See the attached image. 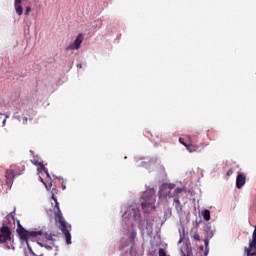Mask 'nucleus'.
<instances>
[{
    "mask_svg": "<svg viewBox=\"0 0 256 256\" xmlns=\"http://www.w3.org/2000/svg\"><path fill=\"white\" fill-rule=\"evenodd\" d=\"M155 194L151 191L144 192L141 197V207L144 213H151L155 210Z\"/></svg>",
    "mask_w": 256,
    "mask_h": 256,
    "instance_id": "2",
    "label": "nucleus"
},
{
    "mask_svg": "<svg viewBox=\"0 0 256 256\" xmlns=\"http://www.w3.org/2000/svg\"><path fill=\"white\" fill-rule=\"evenodd\" d=\"M136 237H137V232H131L130 236H129V239H130V241H135Z\"/></svg>",
    "mask_w": 256,
    "mask_h": 256,
    "instance_id": "20",
    "label": "nucleus"
},
{
    "mask_svg": "<svg viewBox=\"0 0 256 256\" xmlns=\"http://www.w3.org/2000/svg\"><path fill=\"white\" fill-rule=\"evenodd\" d=\"M51 199L54 200V202H57V197H55V194L52 193Z\"/></svg>",
    "mask_w": 256,
    "mask_h": 256,
    "instance_id": "31",
    "label": "nucleus"
},
{
    "mask_svg": "<svg viewBox=\"0 0 256 256\" xmlns=\"http://www.w3.org/2000/svg\"><path fill=\"white\" fill-rule=\"evenodd\" d=\"M247 183V177L243 173H239L236 177V187L237 189H242L243 186Z\"/></svg>",
    "mask_w": 256,
    "mask_h": 256,
    "instance_id": "8",
    "label": "nucleus"
},
{
    "mask_svg": "<svg viewBox=\"0 0 256 256\" xmlns=\"http://www.w3.org/2000/svg\"><path fill=\"white\" fill-rule=\"evenodd\" d=\"M246 256H256V228L252 234V239L249 241L248 248H245Z\"/></svg>",
    "mask_w": 256,
    "mask_h": 256,
    "instance_id": "5",
    "label": "nucleus"
},
{
    "mask_svg": "<svg viewBox=\"0 0 256 256\" xmlns=\"http://www.w3.org/2000/svg\"><path fill=\"white\" fill-rule=\"evenodd\" d=\"M192 239L194 241H201V236H199V233L197 232H194L193 236H192Z\"/></svg>",
    "mask_w": 256,
    "mask_h": 256,
    "instance_id": "19",
    "label": "nucleus"
},
{
    "mask_svg": "<svg viewBox=\"0 0 256 256\" xmlns=\"http://www.w3.org/2000/svg\"><path fill=\"white\" fill-rule=\"evenodd\" d=\"M55 203V206H54V209H56V220L58 221V223H61V219H65L63 218V213H61V209L59 208V202L56 201L54 202Z\"/></svg>",
    "mask_w": 256,
    "mask_h": 256,
    "instance_id": "12",
    "label": "nucleus"
},
{
    "mask_svg": "<svg viewBox=\"0 0 256 256\" xmlns=\"http://www.w3.org/2000/svg\"><path fill=\"white\" fill-rule=\"evenodd\" d=\"M184 236L180 237L178 244L183 243Z\"/></svg>",
    "mask_w": 256,
    "mask_h": 256,
    "instance_id": "32",
    "label": "nucleus"
},
{
    "mask_svg": "<svg viewBox=\"0 0 256 256\" xmlns=\"http://www.w3.org/2000/svg\"><path fill=\"white\" fill-rule=\"evenodd\" d=\"M18 234L22 241H26L29 251H31V246H29V239L45 237L47 241H55V239H53V235L45 232L43 229L38 231H27L25 228H23V226H21V224H18Z\"/></svg>",
    "mask_w": 256,
    "mask_h": 256,
    "instance_id": "1",
    "label": "nucleus"
},
{
    "mask_svg": "<svg viewBox=\"0 0 256 256\" xmlns=\"http://www.w3.org/2000/svg\"><path fill=\"white\" fill-rule=\"evenodd\" d=\"M7 119H9V115L6 114V118L3 120V125H5V123H7Z\"/></svg>",
    "mask_w": 256,
    "mask_h": 256,
    "instance_id": "30",
    "label": "nucleus"
},
{
    "mask_svg": "<svg viewBox=\"0 0 256 256\" xmlns=\"http://www.w3.org/2000/svg\"><path fill=\"white\" fill-rule=\"evenodd\" d=\"M209 255V248H205L204 250V256H208Z\"/></svg>",
    "mask_w": 256,
    "mask_h": 256,
    "instance_id": "29",
    "label": "nucleus"
},
{
    "mask_svg": "<svg viewBox=\"0 0 256 256\" xmlns=\"http://www.w3.org/2000/svg\"><path fill=\"white\" fill-rule=\"evenodd\" d=\"M205 249H209V239H204Z\"/></svg>",
    "mask_w": 256,
    "mask_h": 256,
    "instance_id": "24",
    "label": "nucleus"
},
{
    "mask_svg": "<svg viewBox=\"0 0 256 256\" xmlns=\"http://www.w3.org/2000/svg\"><path fill=\"white\" fill-rule=\"evenodd\" d=\"M77 67H78L79 69H82V68H83V65L77 64Z\"/></svg>",
    "mask_w": 256,
    "mask_h": 256,
    "instance_id": "33",
    "label": "nucleus"
},
{
    "mask_svg": "<svg viewBox=\"0 0 256 256\" xmlns=\"http://www.w3.org/2000/svg\"><path fill=\"white\" fill-rule=\"evenodd\" d=\"M174 207L178 213H181V211H183V206H181V201H179V198L174 199Z\"/></svg>",
    "mask_w": 256,
    "mask_h": 256,
    "instance_id": "13",
    "label": "nucleus"
},
{
    "mask_svg": "<svg viewBox=\"0 0 256 256\" xmlns=\"http://www.w3.org/2000/svg\"><path fill=\"white\" fill-rule=\"evenodd\" d=\"M11 228L9 226L3 224L0 227V244L8 243V241H11Z\"/></svg>",
    "mask_w": 256,
    "mask_h": 256,
    "instance_id": "4",
    "label": "nucleus"
},
{
    "mask_svg": "<svg viewBox=\"0 0 256 256\" xmlns=\"http://www.w3.org/2000/svg\"><path fill=\"white\" fill-rule=\"evenodd\" d=\"M124 215H127V212H125V214Z\"/></svg>",
    "mask_w": 256,
    "mask_h": 256,
    "instance_id": "37",
    "label": "nucleus"
},
{
    "mask_svg": "<svg viewBox=\"0 0 256 256\" xmlns=\"http://www.w3.org/2000/svg\"><path fill=\"white\" fill-rule=\"evenodd\" d=\"M227 177H231L233 175V169H229L226 173Z\"/></svg>",
    "mask_w": 256,
    "mask_h": 256,
    "instance_id": "27",
    "label": "nucleus"
},
{
    "mask_svg": "<svg viewBox=\"0 0 256 256\" xmlns=\"http://www.w3.org/2000/svg\"><path fill=\"white\" fill-rule=\"evenodd\" d=\"M131 212L134 219H137V217H139V208H132Z\"/></svg>",
    "mask_w": 256,
    "mask_h": 256,
    "instance_id": "17",
    "label": "nucleus"
},
{
    "mask_svg": "<svg viewBox=\"0 0 256 256\" xmlns=\"http://www.w3.org/2000/svg\"><path fill=\"white\" fill-rule=\"evenodd\" d=\"M158 255L159 256H169V255H167V251L163 248H159Z\"/></svg>",
    "mask_w": 256,
    "mask_h": 256,
    "instance_id": "18",
    "label": "nucleus"
},
{
    "mask_svg": "<svg viewBox=\"0 0 256 256\" xmlns=\"http://www.w3.org/2000/svg\"><path fill=\"white\" fill-rule=\"evenodd\" d=\"M60 229L65 236L66 245H71V231L69 230L71 229V225L66 223L65 219L63 218L60 219Z\"/></svg>",
    "mask_w": 256,
    "mask_h": 256,
    "instance_id": "3",
    "label": "nucleus"
},
{
    "mask_svg": "<svg viewBox=\"0 0 256 256\" xmlns=\"http://www.w3.org/2000/svg\"><path fill=\"white\" fill-rule=\"evenodd\" d=\"M202 216L205 221H211V211H209L208 209L202 212Z\"/></svg>",
    "mask_w": 256,
    "mask_h": 256,
    "instance_id": "14",
    "label": "nucleus"
},
{
    "mask_svg": "<svg viewBox=\"0 0 256 256\" xmlns=\"http://www.w3.org/2000/svg\"><path fill=\"white\" fill-rule=\"evenodd\" d=\"M200 250L203 251V246L200 247Z\"/></svg>",
    "mask_w": 256,
    "mask_h": 256,
    "instance_id": "36",
    "label": "nucleus"
},
{
    "mask_svg": "<svg viewBox=\"0 0 256 256\" xmlns=\"http://www.w3.org/2000/svg\"><path fill=\"white\" fill-rule=\"evenodd\" d=\"M174 193H175L176 195H179V193H183V188H176L175 191H174Z\"/></svg>",
    "mask_w": 256,
    "mask_h": 256,
    "instance_id": "23",
    "label": "nucleus"
},
{
    "mask_svg": "<svg viewBox=\"0 0 256 256\" xmlns=\"http://www.w3.org/2000/svg\"><path fill=\"white\" fill-rule=\"evenodd\" d=\"M159 197H173L170 188L163 186L159 191Z\"/></svg>",
    "mask_w": 256,
    "mask_h": 256,
    "instance_id": "10",
    "label": "nucleus"
},
{
    "mask_svg": "<svg viewBox=\"0 0 256 256\" xmlns=\"http://www.w3.org/2000/svg\"><path fill=\"white\" fill-rule=\"evenodd\" d=\"M32 163H33V165H35L36 167H40L43 162H40L39 160H36V161H32Z\"/></svg>",
    "mask_w": 256,
    "mask_h": 256,
    "instance_id": "22",
    "label": "nucleus"
},
{
    "mask_svg": "<svg viewBox=\"0 0 256 256\" xmlns=\"http://www.w3.org/2000/svg\"><path fill=\"white\" fill-rule=\"evenodd\" d=\"M81 43H83V34H79L74 43L67 46L65 51H77V49L81 48Z\"/></svg>",
    "mask_w": 256,
    "mask_h": 256,
    "instance_id": "6",
    "label": "nucleus"
},
{
    "mask_svg": "<svg viewBox=\"0 0 256 256\" xmlns=\"http://www.w3.org/2000/svg\"><path fill=\"white\" fill-rule=\"evenodd\" d=\"M181 253L183 256H189V253H191V250L189 249V246H185L184 248L181 249Z\"/></svg>",
    "mask_w": 256,
    "mask_h": 256,
    "instance_id": "16",
    "label": "nucleus"
},
{
    "mask_svg": "<svg viewBox=\"0 0 256 256\" xmlns=\"http://www.w3.org/2000/svg\"><path fill=\"white\" fill-rule=\"evenodd\" d=\"M46 249L51 250V249H53V247H51V246H46Z\"/></svg>",
    "mask_w": 256,
    "mask_h": 256,
    "instance_id": "35",
    "label": "nucleus"
},
{
    "mask_svg": "<svg viewBox=\"0 0 256 256\" xmlns=\"http://www.w3.org/2000/svg\"><path fill=\"white\" fill-rule=\"evenodd\" d=\"M190 144L186 146V149L189 153H201V149H199V145H194L193 140H191V136H187Z\"/></svg>",
    "mask_w": 256,
    "mask_h": 256,
    "instance_id": "9",
    "label": "nucleus"
},
{
    "mask_svg": "<svg viewBox=\"0 0 256 256\" xmlns=\"http://www.w3.org/2000/svg\"><path fill=\"white\" fill-rule=\"evenodd\" d=\"M179 143H181V145H184V147L186 148L189 146V144L185 143V139L183 138H179Z\"/></svg>",
    "mask_w": 256,
    "mask_h": 256,
    "instance_id": "21",
    "label": "nucleus"
},
{
    "mask_svg": "<svg viewBox=\"0 0 256 256\" xmlns=\"http://www.w3.org/2000/svg\"><path fill=\"white\" fill-rule=\"evenodd\" d=\"M38 171H44V173H46L47 177H49V179H51V176L49 175V170H47V168L45 167V165H43V163L40 164Z\"/></svg>",
    "mask_w": 256,
    "mask_h": 256,
    "instance_id": "15",
    "label": "nucleus"
},
{
    "mask_svg": "<svg viewBox=\"0 0 256 256\" xmlns=\"http://www.w3.org/2000/svg\"><path fill=\"white\" fill-rule=\"evenodd\" d=\"M5 179H6V185L8 187H11V185H13V181L15 179V172L11 169H7L5 171Z\"/></svg>",
    "mask_w": 256,
    "mask_h": 256,
    "instance_id": "7",
    "label": "nucleus"
},
{
    "mask_svg": "<svg viewBox=\"0 0 256 256\" xmlns=\"http://www.w3.org/2000/svg\"><path fill=\"white\" fill-rule=\"evenodd\" d=\"M31 13V7H27L25 11V15H29Z\"/></svg>",
    "mask_w": 256,
    "mask_h": 256,
    "instance_id": "28",
    "label": "nucleus"
},
{
    "mask_svg": "<svg viewBox=\"0 0 256 256\" xmlns=\"http://www.w3.org/2000/svg\"><path fill=\"white\" fill-rule=\"evenodd\" d=\"M62 189H63V191H65V189H67V187L65 185H62Z\"/></svg>",
    "mask_w": 256,
    "mask_h": 256,
    "instance_id": "34",
    "label": "nucleus"
},
{
    "mask_svg": "<svg viewBox=\"0 0 256 256\" xmlns=\"http://www.w3.org/2000/svg\"><path fill=\"white\" fill-rule=\"evenodd\" d=\"M21 3H23V0H15L14 3L15 11L19 16L23 15V6H21Z\"/></svg>",
    "mask_w": 256,
    "mask_h": 256,
    "instance_id": "11",
    "label": "nucleus"
},
{
    "mask_svg": "<svg viewBox=\"0 0 256 256\" xmlns=\"http://www.w3.org/2000/svg\"><path fill=\"white\" fill-rule=\"evenodd\" d=\"M20 121H22L23 125H27L28 119H27V117L24 116V117H22V119Z\"/></svg>",
    "mask_w": 256,
    "mask_h": 256,
    "instance_id": "25",
    "label": "nucleus"
},
{
    "mask_svg": "<svg viewBox=\"0 0 256 256\" xmlns=\"http://www.w3.org/2000/svg\"><path fill=\"white\" fill-rule=\"evenodd\" d=\"M164 187H167L171 191L172 189H175V184H169V185H166Z\"/></svg>",
    "mask_w": 256,
    "mask_h": 256,
    "instance_id": "26",
    "label": "nucleus"
}]
</instances>
